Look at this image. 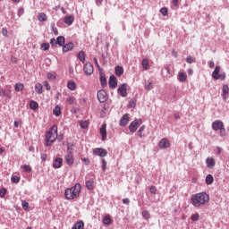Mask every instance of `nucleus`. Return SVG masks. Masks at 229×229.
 <instances>
[{"instance_id": "nucleus-55", "label": "nucleus", "mask_w": 229, "mask_h": 229, "mask_svg": "<svg viewBox=\"0 0 229 229\" xmlns=\"http://www.w3.org/2000/svg\"><path fill=\"white\" fill-rule=\"evenodd\" d=\"M2 35L4 37H8V30H6V28L2 29Z\"/></svg>"}, {"instance_id": "nucleus-42", "label": "nucleus", "mask_w": 229, "mask_h": 229, "mask_svg": "<svg viewBox=\"0 0 229 229\" xmlns=\"http://www.w3.org/2000/svg\"><path fill=\"white\" fill-rule=\"evenodd\" d=\"M21 169L24 171V173H31V167L30 165H24L21 166Z\"/></svg>"}, {"instance_id": "nucleus-12", "label": "nucleus", "mask_w": 229, "mask_h": 229, "mask_svg": "<svg viewBox=\"0 0 229 229\" xmlns=\"http://www.w3.org/2000/svg\"><path fill=\"white\" fill-rule=\"evenodd\" d=\"M170 146H171V143L169 142V140H167V138H163L159 141L160 149H167V148H169Z\"/></svg>"}, {"instance_id": "nucleus-15", "label": "nucleus", "mask_w": 229, "mask_h": 229, "mask_svg": "<svg viewBox=\"0 0 229 229\" xmlns=\"http://www.w3.org/2000/svg\"><path fill=\"white\" fill-rule=\"evenodd\" d=\"M130 123V116L128 114H123V116L120 119V126H126Z\"/></svg>"}, {"instance_id": "nucleus-8", "label": "nucleus", "mask_w": 229, "mask_h": 229, "mask_svg": "<svg viewBox=\"0 0 229 229\" xmlns=\"http://www.w3.org/2000/svg\"><path fill=\"white\" fill-rule=\"evenodd\" d=\"M141 123H142L141 120H136L131 122L129 125L130 131L131 133H135V131H137V128H139V126H140Z\"/></svg>"}, {"instance_id": "nucleus-43", "label": "nucleus", "mask_w": 229, "mask_h": 229, "mask_svg": "<svg viewBox=\"0 0 229 229\" xmlns=\"http://www.w3.org/2000/svg\"><path fill=\"white\" fill-rule=\"evenodd\" d=\"M142 216L144 217V219H149L151 217V215L149 214V211L148 210H144L142 211Z\"/></svg>"}, {"instance_id": "nucleus-19", "label": "nucleus", "mask_w": 229, "mask_h": 229, "mask_svg": "<svg viewBox=\"0 0 229 229\" xmlns=\"http://www.w3.org/2000/svg\"><path fill=\"white\" fill-rule=\"evenodd\" d=\"M74 47V44H72V42H70L68 44L63 45V51L64 53H67V51H71L72 49H73Z\"/></svg>"}, {"instance_id": "nucleus-6", "label": "nucleus", "mask_w": 229, "mask_h": 229, "mask_svg": "<svg viewBox=\"0 0 229 229\" xmlns=\"http://www.w3.org/2000/svg\"><path fill=\"white\" fill-rule=\"evenodd\" d=\"M64 160L67 165H72L74 164V156H72V152H71L70 147H68V153L64 157Z\"/></svg>"}, {"instance_id": "nucleus-2", "label": "nucleus", "mask_w": 229, "mask_h": 229, "mask_svg": "<svg viewBox=\"0 0 229 229\" xmlns=\"http://www.w3.org/2000/svg\"><path fill=\"white\" fill-rule=\"evenodd\" d=\"M81 192V184L76 183L73 187L65 190L64 196L66 199H75Z\"/></svg>"}, {"instance_id": "nucleus-49", "label": "nucleus", "mask_w": 229, "mask_h": 229, "mask_svg": "<svg viewBox=\"0 0 229 229\" xmlns=\"http://www.w3.org/2000/svg\"><path fill=\"white\" fill-rule=\"evenodd\" d=\"M160 12H161L162 15H164V17H165L168 13V11H167L166 7L161 8Z\"/></svg>"}, {"instance_id": "nucleus-29", "label": "nucleus", "mask_w": 229, "mask_h": 229, "mask_svg": "<svg viewBox=\"0 0 229 229\" xmlns=\"http://www.w3.org/2000/svg\"><path fill=\"white\" fill-rule=\"evenodd\" d=\"M144 130H146V125H142L138 131V135L140 139H144V137H146V134L143 133Z\"/></svg>"}, {"instance_id": "nucleus-30", "label": "nucleus", "mask_w": 229, "mask_h": 229, "mask_svg": "<svg viewBox=\"0 0 229 229\" xmlns=\"http://www.w3.org/2000/svg\"><path fill=\"white\" fill-rule=\"evenodd\" d=\"M56 40L58 46H60L61 47H64V45L65 44V38L64 36L57 37Z\"/></svg>"}, {"instance_id": "nucleus-56", "label": "nucleus", "mask_w": 229, "mask_h": 229, "mask_svg": "<svg viewBox=\"0 0 229 229\" xmlns=\"http://www.w3.org/2000/svg\"><path fill=\"white\" fill-rule=\"evenodd\" d=\"M102 169L103 171H106V160L102 159Z\"/></svg>"}, {"instance_id": "nucleus-21", "label": "nucleus", "mask_w": 229, "mask_h": 229, "mask_svg": "<svg viewBox=\"0 0 229 229\" xmlns=\"http://www.w3.org/2000/svg\"><path fill=\"white\" fill-rule=\"evenodd\" d=\"M72 22H74V16L70 15V16H66L64 18V24L71 26L72 24Z\"/></svg>"}, {"instance_id": "nucleus-45", "label": "nucleus", "mask_w": 229, "mask_h": 229, "mask_svg": "<svg viewBox=\"0 0 229 229\" xmlns=\"http://www.w3.org/2000/svg\"><path fill=\"white\" fill-rule=\"evenodd\" d=\"M42 51H47L49 49V43H43L41 44Z\"/></svg>"}, {"instance_id": "nucleus-26", "label": "nucleus", "mask_w": 229, "mask_h": 229, "mask_svg": "<svg viewBox=\"0 0 229 229\" xmlns=\"http://www.w3.org/2000/svg\"><path fill=\"white\" fill-rule=\"evenodd\" d=\"M35 90L37 94H42V92H44V87L42 86V84L38 82L35 85Z\"/></svg>"}, {"instance_id": "nucleus-44", "label": "nucleus", "mask_w": 229, "mask_h": 229, "mask_svg": "<svg viewBox=\"0 0 229 229\" xmlns=\"http://www.w3.org/2000/svg\"><path fill=\"white\" fill-rule=\"evenodd\" d=\"M11 182L13 183H19V182H21V178L17 175H14L11 178Z\"/></svg>"}, {"instance_id": "nucleus-52", "label": "nucleus", "mask_w": 229, "mask_h": 229, "mask_svg": "<svg viewBox=\"0 0 229 229\" xmlns=\"http://www.w3.org/2000/svg\"><path fill=\"white\" fill-rule=\"evenodd\" d=\"M52 28V31L55 35H58V29H56V26H55V24L51 25Z\"/></svg>"}, {"instance_id": "nucleus-7", "label": "nucleus", "mask_w": 229, "mask_h": 229, "mask_svg": "<svg viewBox=\"0 0 229 229\" xmlns=\"http://www.w3.org/2000/svg\"><path fill=\"white\" fill-rule=\"evenodd\" d=\"M118 94L122 96V98H126L128 96V84L123 83L118 87Z\"/></svg>"}, {"instance_id": "nucleus-54", "label": "nucleus", "mask_w": 229, "mask_h": 229, "mask_svg": "<svg viewBox=\"0 0 229 229\" xmlns=\"http://www.w3.org/2000/svg\"><path fill=\"white\" fill-rule=\"evenodd\" d=\"M43 85L47 90H51V86L49 85V82H47V81H45L43 82Z\"/></svg>"}, {"instance_id": "nucleus-20", "label": "nucleus", "mask_w": 229, "mask_h": 229, "mask_svg": "<svg viewBox=\"0 0 229 229\" xmlns=\"http://www.w3.org/2000/svg\"><path fill=\"white\" fill-rule=\"evenodd\" d=\"M84 228H85V223H83V221L80 220L73 225L72 229H84Z\"/></svg>"}, {"instance_id": "nucleus-17", "label": "nucleus", "mask_w": 229, "mask_h": 229, "mask_svg": "<svg viewBox=\"0 0 229 229\" xmlns=\"http://www.w3.org/2000/svg\"><path fill=\"white\" fill-rule=\"evenodd\" d=\"M62 164H64V159H62V157H57L53 164V167L55 169H60V167H62Z\"/></svg>"}, {"instance_id": "nucleus-61", "label": "nucleus", "mask_w": 229, "mask_h": 229, "mask_svg": "<svg viewBox=\"0 0 229 229\" xmlns=\"http://www.w3.org/2000/svg\"><path fill=\"white\" fill-rule=\"evenodd\" d=\"M123 205H130V199H123Z\"/></svg>"}, {"instance_id": "nucleus-18", "label": "nucleus", "mask_w": 229, "mask_h": 229, "mask_svg": "<svg viewBox=\"0 0 229 229\" xmlns=\"http://www.w3.org/2000/svg\"><path fill=\"white\" fill-rule=\"evenodd\" d=\"M0 96H5L9 99H12V91L10 89H0Z\"/></svg>"}, {"instance_id": "nucleus-32", "label": "nucleus", "mask_w": 229, "mask_h": 229, "mask_svg": "<svg viewBox=\"0 0 229 229\" xmlns=\"http://www.w3.org/2000/svg\"><path fill=\"white\" fill-rule=\"evenodd\" d=\"M124 73V69L121 66H116L115 67V74L116 76H123Z\"/></svg>"}, {"instance_id": "nucleus-5", "label": "nucleus", "mask_w": 229, "mask_h": 229, "mask_svg": "<svg viewBox=\"0 0 229 229\" xmlns=\"http://www.w3.org/2000/svg\"><path fill=\"white\" fill-rule=\"evenodd\" d=\"M97 98L99 103H105L106 102V99H108V95L106 94V91L105 89H100L99 91H98Z\"/></svg>"}, {"instance_id": "nucleus-28", "label": "nucleus", "mask_w": 229, "mask_h": 229, "mask_svg": "<svg viewBox=\"0 0 229 229\" xmlns=\"http://www.w3.org/2000/svg\"><path fill=\"white\" fill-rule=\"evenodd\" d=\"M178 80L181 82L186 81H187V73H185V72H179L178 73Z\"/></svg>"}, {"instance_id": "nucleus-60", "label": "nucleus", "mask_w": 229, "mask_h": 229, "mask_svg": "<svg viewBox=\"0 0 229 229\" xmlns=\"http://www.w3.org/2000/svg\"><path fill=\"white\" fill-rule=\"evenodd\" d=\"M47 79H48V80H55L56 77H55V75H53L52 73H48V74H47Z\"/></svg>"}, {"instance_id": "nucleus-58", "label": "nucleus", "mask_w": 229, "mask_h": 229, "mask_svg": "<svg viewBox=\"0 0 229 229\" xmlns=\"http://www.w3.org/2000/svg\"><path fill=\"white\" fill-rule=\"evenodd\" d=\"M81 160L85 165H89V164H90V160L89 158H82Z\"/></svg>"}, {"instance_id": "nucleus-13", "label": "nucleus", "mask_w": 229, "mask_h": 229, "mask_svg": "<svg viewBox=\"0 0 229 229\" xmlns=\"http://www.w3.org/2000/svg\"><path fill=\"white\" fill-rule=\"evenodd\" d=\"M99 133L102 137V140H106V123H103L99 129Z\"/></svg>"}, {"instance_id": "nucleus-48", "label": "nucleus", "mask_w": 229, "mask_h": 229, "mask_svg": "<svg viewBox=\"0 0 229 229\" xmlns=\"http://www.w3.org/2000/svg\"><path fill=\"white\" fill-rule=\"evenodd\" d=\"M219 131H220V137H225L226 135V129H225V126L222 127Z\"/></svg>"}, {"instance_id": "nucleus-3", "label": "nucleus", "mask_w": 229, "mask_h": 229, "mask_svg": "<svg viewBox=\"0 0 229 229\" xmlns=\"http://www.w3.org/2000/svg\"><path fill=\"white\" fill-rule=\"evenodd\" d=\"M58 139V127L56 125H53L50 130L47 132L46 136V146H51L55 140Z\"/></svg>"}, {"instance_id": "nucleus-11", "label": "nucleus", "mask_w": 229, "mask_h": 229, "mask_svg": "<svg viewBox=\"0 0 229 229\" xmlns=\"http://www.w3.org/2000/svg\"><path fill=\"white\" fill-rule=\"evenodd\" d=\"M225 126V123L221 120H216L212 123V129L214 131H217Z\"/></svg>"}, {"instance_id": "nucleus-4", "label": "nucleus", "mask_w": 229, "mask_h": 229, "mask_svg": "<svg viewBox=\"0 0 229 229\" xmlns=\"http://www.w3.org/2000/svg\"><path fill=\"white\" fill-rule=\"evenodd\" d=\"M219 72H221V66H216L212 72V78H214V80H221V81H225V80H226V73Z\"/></svg>"}, {"instance_id": "nucleus-34", "label": "nucleus", "mask_w": 229, "mask_h": 229, "mask_svg": "<svg viewBox=\"0 0 229 229\" xmlns=\"http://www.w3.org/2000/svg\"><path fill=\"white\" fill-rule=\"evenodd\" d=\"M14 89L17 92H21V90H24V84H22L21 82L16 83L14 86Z\"/></svg>"}, {"instance_id": "nucleus-16", "label": "nucleus", "mask_w": 229, "mask_h": 229, "mask_svg": "<svg viewBox=\"0 0 229 229\" xmlns=\"http://www.w3.org/2000/svg\"><path fill=\"white\" fill-rule=\"evenodd\" d=\"M99 80L102 87H106V77L103 72H101V68H99Z\"/></svg>"}, {"instance_id": "nucleus-31", "label": "nucleus", "mask_w": 229, "mask_h": 229, "mask_svg": "<svg viewBox=\"0 0 229 229\" xmlns=\"http://www.w3.org/2000/svg\"><path fill=\"white\" fill-rule=\"evenodd\" d=\"M206 183L207 185H212L214 183V176H212V174H208L206 176Z\"/></svg>"}, {"instance_id": "nucleus-1", "label": "nucleus", "mask_w": 229, "mask_h": 229, "mask_svg": "<svg viewBox=\"0 0 229 229\" xmlns=\"http://www.w3.org/2000/svg\"><path fill=\"white\" fill-rule=\"evenodd\" d=\"M208 201H210V196L207 192H199L191 196V204L196 208L207 205Z\"/></svg>"}, {"instance_id": "nucleus-63", "label": "nucleus", "mask_w": 229, "mask_h": 229, "mask_svg": "<svg viewBox=\"0 0 229 229\" xmlns=\"http://www.w3.org/2000/svg\"><path fill=\"white\" fill-rule=\"evenodd\" d=\"M178 1H179V0H172V4H173L174 6H175L176 8H178Z\"/></svg>"}, {"instance_id": "nucleus-40", "label": "nucleus", "mask_w": 229, "mask_h": 229, "mask_svg": "<svg viewBox=\"0 0 229 229\" xmlns=\"http://www.w3.org/2000/svg\"><path fill=\"white\" fill-rule=\"evenodd\" d=\"M21 207L24 210H30V203L26 200L21 201Z\"/></svg>"}, {"instance_id": "nucleus-41", "label": "nucleus", "mask_w": 229, "mask_h": 229, "mask_svg": "<svg viewBox=\"0 0 229 229\" xmlns=\"http://www.w3.org/2000/svg\"><path fill=\"white\" fill-rule=\"evenodd\" d=\"M136 105H137V100L131 99L129 104H128V107L129 108H135Z\"/></svg>"}, {"instance_id": "nucleus-25", "label": "nucleus", "mask_w": 229, "mask_h": 229, "mask_svg": "<svg viewBox=\"0 0 229 229\" xmlns=\"http://www.w3.org/2000/svg\"><path fill=\"white\" fill-rule=\"evenodd\" d=\"M53 114L54 115H55V117H59L62 114V108L60 107V106H55L54 110H53Z\"/></svg>"}, {"instance_id": "nucleus-51", "label": "nucleus", "mask_w": 229, "mask_h": 229, "mask_svg": "<svg viewBox=\"0 0 229 229\" xmlns=\"http://www.w3.org/2000/svg\"><path fill=\"white\" fill-rule=\"evenodd\" d=\"M186 62L187 64H194L195 60L192 56L189 55L187 58H186Z\"/></svg>"}, {"instance_id": "nucleus-50", "label": "nucleus", "mask_w": 229, "mask_h": 229, "mask_svg": "<svg viewBox=\"0 0 229 229\" xmlns=\"http://www.w3.org/2000/svg\"><path fill=\"white\" fill-rule=\"evenodd\" d=\"M4 196H6V189L2 188L0 190V198H4Z\"/></svg>"}, {"instance_id": "nucleus-57", "label": "nucleus", "mask_w": 229, "mask_h": 229, "mask_svg": "<svg viewBox=\"0 0 229 229\" xmlns=\"http://www.w3.org/2000/svg\"><path fill=\"white\" fill-rule=\"evenodd\" d=\"M151 194H157V187L151 186L149 189Z\"/></svg>"}, {"instance_id": "nucleus-62", "label": "nucleus", "mask_w": 229, "mask_h": 229, "mask_svg": "<svg viewBox=\"0 0 229 229\" xmlns=\"http://www.w3.org/2000/svg\"><path fill=\"white\" fill-rule=\"evenodd\" d=\"M214 65H215L214 61H208V67L210 69H214Z\"/></svg>"}, {"instance_id": "nucleus-46", "label": "nucleus", "mask_w": 229, "mask_h": 229, "mask_svg": "<svg viewBox=\"0 0 229 229\" xmlns=\"http://www.w3.org/2000/svg\"><path fill=\"white\" fill-rule=\"evenodd\" d=\"M145 89L147 90H151L153 89V82H148L146 85H145Z\"/></svg>"}, {"instance_id": "nucleus-14", "label": "nucleus", "mask_w": 229, "mask_h": 229, "mask_svg": "<svg viewBox=\"0 0 229 229\" xmlns=\"http://www.w3.org/2000/svg\"><path fill=\"white\" fill-rule=\"evenodd\" d=\"M109 87L110 89H116L117 88V78L115 75H111L109 78Z\"/></svg>"}, {"instance_id": "nucleus-53", "label": "nucleus", "mask_w": 229, "mask_h": 229, "mask_svg": "<svg viewBox=\"0 0 229 229\" xmlns=\"http://www.w3.org/2000/svg\"><path fill=\"white\" fill-rule=\"evenodd\" d=\"M199 219V214H194L191 216V221H198Z\"/></svg>"}, {"instance_id": "nucleus-9", "label": "nucleus", "mask_w": 229, "mask_h": 229, "mask_svg": "<svg viewBox=\"0 0 229 229\" xmlns=\"http://www.w3.org/2000/svg\"><path fill=\"white\" fill-rule=\"evenodd\" d=\"M84 73L87 76H90L94 72V66L90 63H86L83 67Z\"/></svg>"}, {"instance_id": "nucleus-33", "label": "nucleus", "mask_w": 229, "mask_h": 229, "mask_svg": "<svg viewBox=\"0 0 229 229\" xmlns=\"http://www.w3.org/2000/svg\"><path fill=\"white\" fill-rule=\"evenodd\" d=\"M85 52L84 51H80L78 55H77V58H79V60L81 62H82V64H85Z\"/></svg>"}, {"instance_id": "nucleus-23", "label": "nucleus", "mask_w": 229, "mask_h": 229, "mask_svg": "<svg viewBox=\"0 0 229 229\" xmlns=\"http://www.w3.org/2000/svg\"><path fill=\"white\" fill-rule=\"evenodd\" d=\"M38 21H39V22H46V21H47V14L44 13H38Z\"/></svg>"}, {"instance_id": "nucleus-10", "label": "nucleus", "mask_w": 229, "mask_h": 229, "mask_svg": "<svg viewBox=\"0 0 229 229\" xmlns=\"http://www.w3.org/2000/svg\"><path fill=\"white\" fill-rule=\"evenodd\" d=\"M93 154L103 158L108 155V152L105 148H97L93 150Z\"/></svg>"}, {"instance_id": "nucleus-38", "label": "nucleus", "mask_w": 229, "mask_h": 229, "mask_svg": "<svg viewBox=\"0 0 229 229\" xmlns=\"http://www.w3.org/2000/svg\"><path fill=\"white\" fill-rule=\"evenodd\" d=\"M86 187L89 191H92L94 189V182L93 181H87Z\"/></svg>"}, {"instance_id": "nucleus-35", "label": "nucleus", "mask_w": 229, "mask_h": 229, "mask_svg": "<svg viewBox=\"0 0 229 229\" xmlns=\"http://www.w3.org/2000/svg\"><path fill=\"white\" fill-rule=\"evenodd\" d=\"M103 224L107 225H112V218L110 217V215H107L103 218Z\"/></svg>"}, {"instance_id": "nucleus-24", "label": "nucleus", "mask_w": 229, "mask_h": 229, "mask_svg": "<svg viewBox=\"0 0 229 229\" xmlns=\"http://www.w3.org/2000/svg\"><path fill=\"white\" fill-rule=\"evenodd\" d=\"M67 89H69V90H76V82H74V81H69L67 83Z\"/></svg>"}, {"instance_id": "nucleus-22", "label": "nucleus", "mask_w": 229, "mask_h": 229, "mask_svg": "<svg viewBox=\"0 0 229 229\" xmlns=\"http://www.w3.org/2000/svg\"><path fill=\"white\" fill-rule=\"evenodd\" d=\"M228 92H229L228 85H224L223 86V98H224L225 101H226V99H228Z\"/></svg>"}, {"instance_id": "nucleus-36", "label": "nucleus", "mask_w": 229, "mask_h": 229, "mask_svg": "<svg viewBox=\"0 0 229 229\" xmlns=\"http://www.w3.org/2000/svg\"><path fill=\"white\" fill-rule=\"evenodd\" d=\"M30 110H37V108H38V103H37L34 100H31L30 102Z\"/></svg>"}, {"instance_id": "nucleus-47", "label": "nucleus", "mask_w": 229, "mask_h": 229, "mask_svg": "<svg viewBox=\"0 0 229 229\" xmlns=\"http://www.w3.org/2000/svg\"><path fill=\"white\" fill-rule=\"evenodd\" d=\"M81 127L83 129L89 128V122H87V121L81 122Z\"/></svg>"}, {"instance_id": "nucleus-64", "label": "nucleus", "mask_w": 229, "mask_h": 229, "mask_svg": "<svg viewBox=\"0 0 229 229\" xmlns=\"http://www.w3.org/2000/svg\"><path fill=\"white\" fill-rule=\"evenodd\" d=\"M47 158V155H46V154H41V160H42L43 162H46Z\"/></svg>"}, {"instance_id": "nucleus-39", "label": "nucleus", "mask_w": 229, "mask_h": 229, "mask_svg": "<svg viewBox=\"0 0 229 229\" xmlns=\"http://www.w3.org/2000/svg\"><path fill=\"white\" fill-rule=\"evenodd\" d=\"M66 101L68 105H74V103L76 102V98H74V96H70L67 98Z\"/></svg>"}, {"instance_id": "nucleus-37", "label": "nucleus", "mask_w": 229, "mask_h": 229, "mask_svg": "<svg viewBox=\"0 0 229 229\" xmlns=\"http://www.w3.org/2000/svg\"><path fill=\"white\" fill-rule=\"evenodd\" d=\"M141 65L145 71H148V69H149V61H148V59H143Z\"/></svg>"}, {"instance_id": "nucleus-59", "label": "nucleus", "mask_w": 229, "mask_h": 229, "mask_svg": "<svg viewBox=\"0 0 229 229\" xmlns=\"http://www.w3.org/2000/svg\"><path fill=\"white\" fill-rule=\"evenodd\" d=\"M50 44H51V46H56L58 43H57V40L56 39H55V38H52L51 40H50Z\"/></svg>"}, {"instance_id": "nucleus-27", "label": "nucleus", "mask_w": 229, "mask_h": 229, "mask_svg": "<svg viewBox=\"0 0 229 229\" xmlns=\"http://www.w3.org/2000/svg\"><path fill=\"white\" fill-rule=\"evenodd\" d=\"M206 164L209 169H212V167L216 165V161L214 160V158H208L206 160Z\"/></svg>"}]
</instances>
